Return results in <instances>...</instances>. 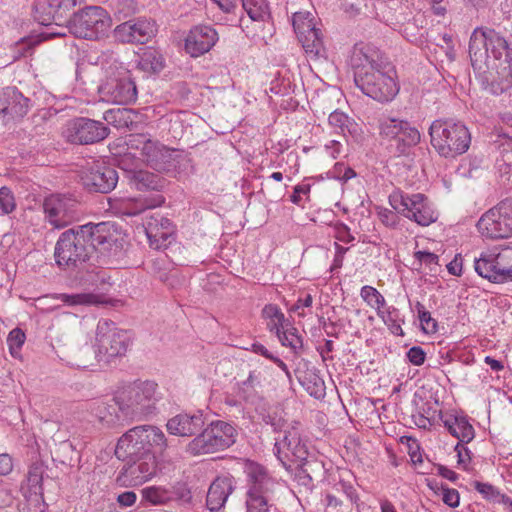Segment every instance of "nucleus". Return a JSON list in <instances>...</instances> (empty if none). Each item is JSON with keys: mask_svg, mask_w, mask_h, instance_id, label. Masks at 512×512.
Wrapping results in <instances>:
<instances>
[{"mask_svg": "<svg viewBox=\"0 0 512 512\" xmlns=\"http://www.w3.org/2000/svg\"><path fill=\"white\" fill-rule=\"evenodd\" d=\"M217 40L218 34L211 26H195L185 39V50L192 57H198L210 51Z\"/></svg>", "mask_w": 512, "mask_h": 512, "instance_id": "5701e85b", "label": "nucleus"}, {"mask_svg": "<svg viewBox=\"0 0 512 512\" xmlns=\"http://www.w3.org/2000/svg\"><path fill=\"white\" fill-rule=\"evenodd\" d=\"M82 0H40L33 8L34 19L41 25H62L71 19L70 12Z\"/></svg>", "mask_w": 512, "mask_h": 512, "instance_id": "f3484780", "label": "nucleus"}, {"mask_svg": "<svg viewBox=\"0 0 512 512\" xmlns=\"http://www.w3.org/2000/svg\"><path fill=\"white\" fill-rule=\"evenodd\" d=\"M380 136L388 141V148L394 156L407 155L410 149L421 141L418 129L407 120L383 118L379 122Z\"/></svg>", "mask_w": 512, "mask_h": 512, "instance_id": "6e6552de", "label": "nucleus"}, {"mask_svg": "<svg viewBox=\"0 0 512 512\" xmlns=\"http://www.w3.org/2000/svg\"><path fill=\"white\" fill-rule=\"evenodd\" d=\"M136 12V3L133 0H122L117 5L116 16L118 20H125Z\"/></svg>", "mask_w": 512, "mask_h": 512, "instance_id": "680f3d73", "label": "nucleus"}, {"mask_svg": "<svg viewBox=\"0 0 512 512\" xmlns=\"http://www.w3.org/2000/svg\"><path fill=\"white\" fill-rule=\"evenodd\" d=\"M482 236L504 239L512 236V199H505L485 212L477 223Z\"/></svg>", "mask_w": 512, "mask_h": 512, "instance_id": "f8f14e48", "label": "nucleus"}, {"mask_svg": "<svg viewBox=\"0 0 512 512\" xmlns=\"http://www.w3.org/2000/svg\"><path fill=\"white\" fill-rule=\"evenodd\" d=\"M331 173L333 174L334 177L341 179L345 182L356 176L355 171L352 168L345 166V164L343 163H336Z\"/></svg>", "mask_w": 512, "mask_h": 512, "instance_id": "69168bd1", "label": "nucleus"}, {"mask_svg": "<svg viewBox=\"0 0 512 512\" xmlns=\"http://www.w3.org/2000/svg\"><path fill=\"white\" fill-rule=\"evenodd\" d=\"M283 346L289 347L294 354L299 355L303 350V339L294 327L281 329L276 333Z\"/></svg>", "mask_w": 512, "mask_h": 512, "instance_id": "c9c22d12", "label": "nucleus"}, {"mask_svg": "<svg viewBox=\"0 0 512 512\" xmlns=\"http://www.w3.org/2000/svg\"><path fill=\"white\" fill-rule=\"evenodd\" d=\"M473 487L482 495L484 499L488 501L512 506V499L507 495L502 494L495 486L490 483L474 481Z\"/></svg>", "mask_w": 512, "mask_h": 512, "instance_id": "f704fd0d", "label": "nucleus"}, {"mask_svg": "<svg viewBox=\"0 0 512 512\" xmlns=\"http://www.w3.org/2000/svg\"><path fill=\"white\" fill-rule=\"evenodd\" d=\"M328 120L329 124L338 128L344 136L346 132L353 133L355 123L345 113L335 110L329 115Z\"/></svg>", "mask_w": 512, "mask_h": 512, "instance_id": "a18cd8bd", "label": "nucleus"}, {"mask_svg": "<svg viewBox=\"0 0 512 512\" xmlns=\"http://www.w3.org/2000/svg\"><path fill=\"white\" fill-rule=\"evenodd\" d=\"M237 431L222 420L210 422L187 445L186 451L193 456L216 453L228 449L236 442Z\"/></svg>", "mask_w": 512, "mask_h": 512, "instance_id": "0eeeda50", "label": "nucleus"}, {"mask_svg": "<svg viewBox=\"0 0 512 512\" xmlns=\"http://www.w3.org/2000/svg\"><path fill=\"white\" fill-rule=\"evenodd\" d=\"M68 24L75 36L83 39L97 40L108 34L112 20L104 8L100 6H87L79 12L73 13Z\"/></svg>", "mask_w": 512, "mask_h": 512, "instance_id": "1a4fd4ad", "label": "nucleus"}, {"mask_svg": "<svg viewBox=\"0 0 512 512\" xmlns=\"http://www.w3.org/2000/svg\"><path fill=\"white\" fill-rule=\"evenodd\" d=\"M245 473L248 478L247 495L273 498L278 483L263 465L248 461L245 465Z\"/></svg>", "mask_w": 512, "mask_h": 512, "instance_id": "aec40b11", "label": "nucleus"}, {"mask_svg": "<svg viewBox=\"0 0 512 512\" xmlns=\"http://www.w3.org/2000/svg\"><path fill=\"white\" fill-rule=\"evenodd\" d=\"M415 308L423 330L436 332L437 321L431 317V313L426 310L425 306L421 302H417Z\"/></svg>", "mask_w": 512, "mask_h": 512, "instance_id": "5fc2aeb1", "label": "nucleus"}, {"mask_svg": "<svg viewBox=\"0 0 512 512\" xmlns=\"http://www.w3.org/2000/svg\"><path fill=\"white\" fill-rule=\"evenodd\" d=\"M333 489L338 493H343L348 499H350L351 502L357 504L359 500L358 494L355 488L349 482L340 480L334 485Z\"/></svg>", "mask_w": 512, "mask_h": 512, "instance_id": "e2e57ef3", "label": "nucleus"}, {"mask_svg": "<svg viewBox=\"0 0 512 512\" xmlns=\"http://www.w3.org/2000/svg\"><path fill=\"white\" fill-rule=\"evenodd\" d=\"M129 185L139 191L151 190L160 192L166 188L168 181L159 174L140 169L137 174L133 175Z\"/></svg>", "mask_w": 512, "mask_h": 512, "instance_id": "c85d7f7f", "label": "nucleus"}, {"mask_svg": "<svg viewBox=\"0 0 512 512\" xmlns=\"http://www.w3.org/2000/svg\"><path fill=\"white\" fill-rule=\"evenodd\" d=\"M298 462L297 467L301 468L303 473L314 477L321 475L324 470L323 463L315 458H309L307 455L304 459H293Z\"/></svg>", "mask_w": 512, "mask_h": 512, "instance_id": "3c124183", "label": "nucleus"}, {"mask_svg": "<svg viewBox=\"0 0 512 512\" xmlns=\"http://www.w3.org/2000/svg\"><path fill=\"white\" fill-rule=\"evenodd\" d=\"M390 203L403 216L421 226H428L437 220L434 210L423 194H395L390 196Z\"/></svg>", "mask_w": 512, "mask_h": 512, "instance_id": "ddd939ff", "label": "nucleus"}, {"mask_svg": "<svg viewBox=\"0 0 512 512\" xmlns=\"http://www.w3.org/2000/svg\"><path fill=\"white\" fill-rule=\"evenodd\" d=\"M397 313V309L392 307L387 310V312L378 311V316H380L384 323L389 326L392 333L396 335H402V329L400 324L397 323L395 314Z\"/></svg>", "mask_w": 512, "mask_h": 512, "instance_id": "bf43d9fd", "label": "nucleus"}, {"mask_svg": "<svg viewBox=\"0 0 512 512\" xmlns=\"http://www.w3.org/2000/svg\"><path fill=\"white\" fill-rule=\"evenodd\" d=\"M28 108L29 99L16 87L0 89V115H3L5 122L24 117Z\"/></svg>", "mask_w": 512, "mask_h": 512, "instance_id": "4be33fe9", "label": "nucleus"}, {"mask_svg": "<svg viewBox=\"0 0 512 512\" xmlns=\"http://www.w3.org/2000/svg\"><path fill=\"white\" fill-rule=\"evenodd\" d=\"M117 166L123 171L125 178L128 180V184L133 179V175L140 171V161L132 153H124L117 159Z\"/></svg>", "mask_w": 512, "mask_h": 512, "instance_id": "37998d69", "label": "nucleus"}, {"mask_svg": "<svg viewBox=\"0 0 512 512\" xmlns=\"http://www.w3.org/2000/svg\"><path fill=\"white\" fill-rule=\"evenodd\" d=\"M40 42L41 39L39 38V36H29L22 38L15 44L14 49L17 55L14 57L20 58L22 56H26L27 54L31 53V50L34 48V46Z\"/></svg>", "mask_w": 512, "mask_h": 512, "instance_id": "4d7b16f0", "label": "nucleus"}, {"mask_svg": "<svg viewBox=\"0 0 512 512\" xmlns=\"http://www.w3.org/2000/svg\"><path fill=\"white\" fill-rule=\"evenodd\" d=\"M113 224L87 223L62 232L55 244L54 259L62 270L81 281L105 282V272L94 263L95 253L109 252L116 243Z\"/></svg>", "mask_w": 512, "mask_h": 512, "instance_id": "f257e3e1", "label": "nucleus"}, {"mask_svg": "<svg viewBox=\"0 0 512 512\" xmlns=\"http://www.w3.org/2000/svg\"><path fill=\"white\" fill-rule=\"evenodd\" d=\"M262 317L267 320V329L270 332L278 333L285 328V316L276 304H267L262 309Z\"/></svg>", "mask_w": 512, "mask_h": 512, "instance_id": "473e14b6", "label": "nucleus"}, {"mask_svg": "<svg viewBox=\"0 0 512 512\" xmlns=\"http://www.w3.org/2000/svg\"><path fill=\"white\" fill-rule=\"evenodd\" d=\"M260 384L261 373L256 370L250 371L247 379L236 383V396L244 401L246 405H251L255 408L261 406L265 401L256 389Z\"/></svg>", "mask_w": 512, "mask_h": 512, "instance_id": "bb28decb", "label": "nucleus"}, {"mask_svg": "<svg viewBox=\"0 0 512 512\" xmlns=\"http://www.w3.org/2000/svg\"><path fill=\"white\" fill-rule=\"evenodd\" d=\"M45 469L46 467L42 461H35L29 467L27 473V482L34 494L43 493L42 482Z\"/></svg>", "mask_w": 512, "mask_h": 512, "instance_id": "4c0bfd02", "label": "nucleus"}, {"mask_svg": "<svg viewBox=\"0 0 512 512\" xmlns=\"http://www.w3.org/2000/svg\"><path fill=\"white\" fill-rule=\"evenodd\" d=\"M79 355H75L68 362L72 365H76L77 367H87L89 365L92 348L88 344H85L78 351Z\"/></svg>", "mask_w": 512, "mask_h": 512, "instance_id": "052dcab7", "label": "nucleus"}, {"mask_svg": "<svg viewBox=\"0 0 512 512\" xmlns=\"http://www.w3.org/2000/svg\"><path fill=\"white\" fill-rule=\"evenodd\" d=\"M142 501L152 505H163L171 501L169 490L163 487L151 486L146 487L142 491Z\"/></svg>", "mask_w": 512, "mask_h": 512, "instance_id": "79ce46f5", "label": "nucleus"}, {"mask_svg": "<svg viewBox=\"0 0 512 512\" xmlns=\"http://www.w3.org/2000/svg\"><path fill=\"white\" fill-rule=\"evenodd\" d=\"M16 209L14 193L7 186L0 188V210L3 214H10Z\"/></svg>", "mask_w": 512, "mask_h": 512, "instance_id": "603ef678", "label": "nucleus"}, {"mask_svg": "<svg viewBox=\"0 0 512 512\" xmlns=\"http://www.w3.org/2000/svg\"><path fill=\"white\" fill-rule=\"evenodd\" d=\"M51 456L54 463L70 467L79 459L76 448L69 440L55 443Z\"/></svg>", "mask_w": 512, "mask_h": 512, "instance_id": "7c9ffc66", "label": "nucleus"}, {"mask_svg": "<svg viewBox=\"0 0 512 512\" xmlns=\"http://www.w3.org/2000/svg\"><path fill=\"white\" fill-rule=\"evenodd\" d=\"M471 65L482 88L500 95L512 86V48L495 30L477 28L469 41Z\"/></svg>", "mask_w": 512, "mask_h": 512, "instance_id": "7ed1b4c3", "label": "nucleus"}, {"mask_svg": "<svg viewBox=\"0 0 512 512\" xmlns=\"http://www.w3.org/2000/svg\"><path fill=\"white\" fill-rule=\"evenodd\" d=\"M157 32L154 21L146 18L126 20L116 26L115 38L122 43H147Z\"/></svg>", "mask_w": 512, "mask_h": 512, "instance_id": "6ab92c4d", "label": "nucleus"}, {"mask_svg": "<svg viewBox=\"0 0 512 512\" xmlns=\"http://www.w3.org/2000/svg\"><path fill=\"white\" fill-rule=\"evenodd\" d=\"M476 273L491 283L512 282V247L482 252L474 259Z\"/></svg>", "mask_w": 512, "mask_h": 512, "instance_id": "9d476101", "label": "nucleus"}, {"mask_svg": "<svg viewBox=\"0 0 512 512\" xmlns=\"http://www.w3.org/2000/svg\"><path fill=\"white\" fill-rule=\"evenodd\" d=\"M428 485L436 493L438 490H441L442 500L447 506L451 508H456L459 506L460 496L456 489H452L444 485L438 486V483L436 482H430Z\"/></svg>", "mask_w": 512, "mask_h": 512, "instance_id": "8fccbe9b", "label": "nucleus"}, {"mask_svg": "<svg viewBox=\"0 0 512 512\" xmlns=\"http://www.w3.org/2000/svg\"><path fill=\"white\" fill-rule=\"evenodd\" d=\"M139 67L146 72H160L164 67L163 57L156 51L144 52L139 60Z\"/></svg>", "mask_w": 512, "mask_h": 512, "instance_id": "c03bdc74", "label": "nucleus"}, {"mask_svg": "<svg viewBox=\"0 0 512 512\" xmlns=\"http://www.w3.org/2000/svg\"><path fill=\"white\" fill-rule=\"evenodd\" d=\"M266 425L271 426L273 432L281 433L286 428H290V424L288 421L281 415V413L277 411H269L266 408V402L261 406H257L255 410Z\"/></svg>", "mask_w": 512, "mask_h": 512, "instance_id": "2f4dec72", "label": "nucleus"}, {"mask_svg": "<svg viewBox=\"0 0 512 512\" xmlns=\"http://www.w3.org/2000/svg\"><path fill=\"white\" fill-rule=\"evenodd\" d=\"M83 186L89 192L109 193L117 185L119 176L115 168L101 164H93L81 172Z\"/></svg>", "mask_w": 512, "mask_h": 512, "instance_id": "a211bd4d", "label": "nucleus"}, {"mask_svg": "<svg viewBox=\"0 0 512 512\" xmlns=\"http://www.w3.org/2000/svg\"><path fill=\"white\" fill-rule=\"evenodd\" d=\"M14 501V495L11 484L0 480V508L11 506Z\"/></svg>", "mask_w": 512, "mask_h": 512, "instance_id": "0e129e2a", "label": "nucleus"}, {"mask_svg": "<svg viewBox=\"0 0 512 512\" xmlns=\"http://www.w3.org/2000/svg\"><path fill=\"white\" fill-rule=\"evenodd\" d=\"M145 231L150 246L154 249H161L166 247L168 239L173 234V232L170 231L160 230L156 220H147Z\"/></svg>", "mask_w": 512, "mask_h": 512, "instance_id": "72a5a7b5", "label": "nucleus"}, {"mask_svg": "<svg viewBox=\"0 0 512 512\" xmlns=\"http://www.w3.org/2000/svg\"><path fill=\"white\" fill-rule=\"evenodd\" d=\"M129 336L119 329L113 321L102 319L97 324L95 356L99 362L109 364L112 359L126 354Z\"/></svg>", "mask_w": 512, "mask_h": 512, "instance_id": "9b49d317", "label": "nucleus"}, {"mask_svg": "<svg viewBox=\"0 0 512 512\" xmlns=\"http://www.w3.org/2000/svg\"><path fill=\"white\" fill-rule=\"evenodd\" d=\"M408 360L416 366H420L424 363L426 353L420 346H413L407 352Z\"/></svg>", "mask_w": 512, "mask_h": 512, "instance_id": "774afa93", "label": "nucleus"}, {"mask_svg": "<svg viewBox=\"0 0 512 512\" xmlns=\"http://www.w3.org/2000/svg\"><path fill=\"white\" fill-rule=\"evenodd\" d=\"M278 434L279 436L275 438L274 450L279 459H281V453L295 459H304L307 456V448L304 443H301L299 432L292 424L290 428Z\"/></svg>", "mask_w": 512, "mask_h": 512, "instance_id": "393cba45", "label": "nucleus"}, {"mask_svg": "<svg viewBox=\"0 0 512 512\" xmlns=\"http://www.w3.org/2000/svg\"><path fill=\"white\" fill-rule=\"evenodd\" d=\"M53 298L60 300L62 303L68 306L76 305H92L100 303L99 297L92 293H77V294H66L60 293L55 294Z\"/></svg>", "mask_w": 512, "mask_h": 512, "instance_id": "58836bf2", "label": "nucleus"}, {"mask_svg": "<svg viewBox=\"0 0 512 512\" xmlns=\"http://www.w3.org/2000/svg\"><path fill=\"white\" fill-rule=\"evenodd\" d=\"M356 86L378 102H389L398 93L394 79V66L377 47L356 45L351 58Z\"/></svg>", "mask_w": 512, "mask_h": 512, "instance_id": "20e7f679", "label": "nucleus"}, {"mask_svg": "<svg viewBox=\"0 0 512 512\" xmlns=\"http://www.w3.org/2000/svg\"><path fill=\"white\" fill-rule=\"evenodd\" d=\"M414 257L420 264L424 263L426 266H429L431 270L433 269L432 266H437L439 261L438 255L428 251H416Z\"/></svg>", "mask_w": 512, "mask_h": 512, "instance_id": "338daca9", "label": "nucleus"}, {"mask_svg": "<svg viewBox=\"0 0 512 512\" xmlns=\"http://www.w3.org/2000/svg\"><path fill=\"white\" fill-rule=\"evenodd\" d=\"M80 203L73 197L61 194L46 197L44 212L49 223L55 228L67 226L80 214Z\"/></svg>", "mask_w": 512, "mask_h": 512, "instance_id": "dca6fc26", "label": "nucleus"}, {"mask_svg": "<svg viewBox=\"0 0 512 512\" xmlns=\"http://www.w3.org/2000/svg\"><path fill=\"white\" fill-rule=\"evenodd\" d=\"M235 489V479L231 475L217 476L209 486L206 496V506L212 512H220L228 497Z\"/></svg>", "mask_w": 512, "mask_h": 512, "instance_id": "b1692460", "label": "nucleus"}, {"mask_svg": "<svg viewBox=\"0 0 512 512\" xmlns=\"http://www.w3.org/2000/svg\"><path fill=\"white\" fill-rule=\"evenodd\" d=\"M167 438L156 426H136L122 435L117 443L115 455L125 462L117 481L127 486H138L153 478L158 462L153 449L163 452Z\"/></svg>", "mask_w": 512, "mask_h": 512, "instance_id": "f03ea898", "label": "nucleus"}, {"mask_svg": "<svg viewBox=\"0 0 512 512\" xmlns=\"http://www.w3.org/2000/svg\"><path fill=\"white\" fill-rule=\"evenodd\" d=\"M205 425L203 414L180 413L168 420L167 431L175 436L191 437L196 435Z\"/></svg>", "mask_w": 512, "mask_h": 512, "instance_id": "a878e982", "label": "nucleus"}, {"mask_svg": "<svg viewBox=\"0 0 512 512\" xmlns=\"http://www.w3.org/2000/svg\"><path fill=\"white\" fill-rule=\"evenodd\" d=\"M157 387L153 381L134 383L115 396L112 400L114 405L110 407L115 409L114 406H118L122 416L116 414L117 419L139 420L153 414L158 401Z\"/></svg>", "mask_w": 512, "mask_h": 512, "instance_id": "39448f33", "label": "nucleus"}, {"mask_svg": "<svg viewBox=\"0 0 512 512\" xmlns=\"http://www.w3.org/2000/svg\"><path fill=\"white\" fill-rule=\"evenodd\" d=\"M301 385L310 396L320 399L325 396V384L323 379L316 373H307L301 380Z\"/></svg>", "mask_w": 512, "mask_h": 512, "instance_id": "ea45409f", "label": "nucleus"}, {"mask_svg": "<svg viewBox=\"0 0 512 512\" xmlns=\"http://www.w3.org/2000/svg\"><path fill=\"white\" fill-rule=\"evenodd\" d=\"M165 201V198L158 194L152 198H146L144 200L136 201L133 204V208H127V210L124 212L125 214L129 216L137 215L143 212L146 209H151L155 207L161 206Z\"/></svg>", "mask_w": 512, "mask_h": 512, "instance_id": "09e8293b", "label": "nucleus"}, {"mask_svg": "<svg viewBox=\"0 0 512 512\" xmlns=\"http://www.w3.org/2000/svg\"><path fill=\"white\" fill-rule=\"evenodd\" d=\"M242 8L253 21H264L269 17L268 5L266 0H241Z\"/></svg>", "mask_w": 512, "mask_h": 512, "instance_id": "e433bc0d", "label": "nucleus"}, {"mask_svg": "<svg viewBox=\"0 0 512 512\" xmlns=\"http://www.w3.org/2000/svg\"><path fill=\"white\" fill-rule=\"evenodd\" d=\"M178 157L177 150L169 149L158 140H153L152 143H148L142 160L159 172H170L176 169L179 163Z\"/></svg>", "mask_w": 512, "mask_h": 512, "instance_id": "412c9836", "label": "nucleus"}, {"mask_svg": "<svg viewBox=\"0 0 512 512\" xmlns=\"http://www.w3.org/2000/svg\"><path fill=\"white\" fill-rule=\"evenodd\" d=\"M169 490L171 501L177 500L182 503H189L192 499L191 490L185 482H177Z\"/></svg>", "mask_w": 512, "mask_h": 512, "instance_id": "6e6d98bb", "label": "nucleus"}, {"mask_svg": "<svg viewBox=\"0 0 512 512\" xmlns=\"http://www.w3.org/2000/svg\"><path fill=\"white\" fill-rule=\"evenodd\" d=\"M430 142L436 152L445 158L465 153L471 143L468 128L452 119L434 120L429 127Z\"/></svg>", "mask_w": 512, "mask_h": 512, "instance_id": "423d86ee", "label": "nucleus"}, {"mask_svg": "<svg viewBox=\"0 0 512 512\" xmlns=\"http://www.w3.org/2000/svg\"><path fill=\"white\" fill-rule=\"evenodd\" d=\"M449 433L459 439V443H469L475 436L474 428L466 416L449 415L442 418Z\"/></svg>", "mask_w": 512, "mask_h": 512, "instance_id": "cd10ccee", "label": "nucleus"}, {"mask_svg": "<svg viewBox=\"0 0 512 512\" xmlns=\"http://www.w3.org/2000/svg\"><path fill=\"white\" fill-rule=\"evenodd\" d=\"M297 38L310 59H318L324 56L325 49L319 29L315 28Z\"/></svg>", "mask_w": 512, "mask_h": 512, "instance_id": "c756f323", "label": "nucleus"}, {"mask_svg": "<svg viewBox=\"0 0 512 512\" xmlns=\"http://www.w3.org/2000/svg\"><path fill=\"white\" fill-rule=\"evenodd\" d=\"M292 24L297 37L316 28L314 17L309 11L293 13Z\"/></svg>", "mask_w": 512, "mask_h": 512, "instance_id": "a19ab883", "label": "nucleus"}, {"mask_svg": "<svg viewBox=\"0 0 512 512\" xmlns=\"http://www.w3.org/2000/svg\"><path fill=\"white\" fill-rule=\"evenodd\" d=\"M360 295L362 299L372 308L381 311V308L385 305V298L382 294L372 286H363L361 288Z\"/></svg>", "mask_w": 512, "mask_h": 512, "instance_id": "de8ad7c7", "label": "nucleus"}, {"mask_svg": "<svg viewBox=\"0 0 512 512\" xmlns=\"http://www.w3.org/2000/svg\"><path fill=\"white\" fill-rule=\"evenodd\" d=\"M246 507L247 512H270L273 507V498L247 495Z\"/></svg>", "mask_w": 512, "mask_h": 512, "instance_id": "49530a36", "label": "nucleus"}, {"mask_svg": "<svg viewBox=\"0 0 512 512\" xmlns=\"http://www.w3.org/2000/svg\"><path fill=\"white\" fill-rule=\"evenodd\" d=\"M25 338V334L20 328H15L8 334L7 344L13 357L19 354V351L25 342Z\"/></svg>", "mask_w": 512, "mask_h": 512, "instance_id": "864d4df0", "label": "nucleus"}, {"mask_svg": "<svg viewBox=\"0 0 512 512\" xmlns=\"http://www.w3.org/2000/svg\"><path fill=\"white\" fill-rule=\"evenodd\" d=\"M109 128L102 122L79 117L67 122L63 136L72 144L87 145L102 141L107 137Z\"/></svg>", "mask_w": 512, "mask_h": 512, "instance_id": "2eb2a0df", "label": "nucleus"}, {"mask_svg": "<svg viewBox=\"0 0 512 512\" xmlns=\"http://www.w3.org/2000/svg\"><path fill=\"white\" fill-rule=\"evenodd\" d=\"M153 139L147 134H131L127 145L129 149L139 150L143 156L148 148V143H152Z\"/></svg>", "mask_w": 512, "mask_h": 512, "instance_id": "13d9d810", "label": "nucleus"}, {"mask_svg": "<svg viewBox=\"0 0 512 512\" xmlns=\"http://www.w3.org/2000/svg\"><path fill=\"white\" fill-rule=\"evenodd\" d=\"M98 92L103 101L128 105L137 99V88L128 72H119L106 78Z\"/></svg>", "mask_w": 512, "mask_h": 512, "instance_id": "4468645a", "label": "nucleus"}]
</instances>
